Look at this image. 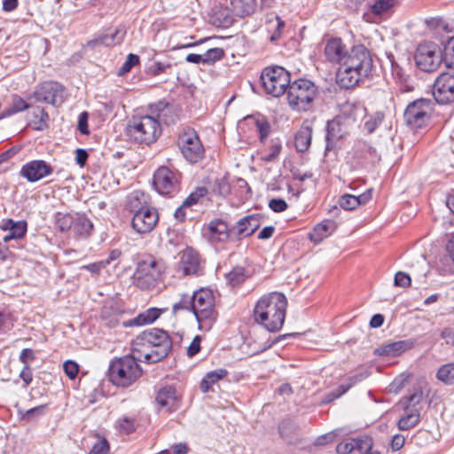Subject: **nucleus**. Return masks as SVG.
Returning a JSON list of instances; mask_svg holds the SVG:
<instances>
[{"label":"nucleus","mask_w":454,"mask_h":454,"mask_svg":"<svg viewBox=\"0 0 454 454\" xmlns=\"http://www.w3.org/2000/svg\"><path fill=\"white\" fill-rule=\"evenodd\" d=\"M373 67L370 51L363 44L353 46L336 74V82L340 88H355L367 78Z\"/></svg>","instance_id":"obj_1"},{"label":"nucleus","mask_w":454,"mask_h":454,"mask_svg":"<svg viewBox=\"0 0 454 454\" xmlns=\"http://www.w3.org/2000/svg\"><path fill=\"white\" fill-rule=\"evenodd\" d=\"M287 303L285 294L279 292L262 295L254 308V321L269 332H278L285 322Z\"/></svg>","instance_id":"obj_2"},{"label":"nucleus","mask_w":454,"mask_h":454,"mask_svg":"<svg viewBox=\"0 0 454 454\" xmlns=\"http://www.w3.org/2000/svg\"><path fill=\"white\" fill-rule=\"evenodd\" d=\"M192 311L201 330H209L216 320L217 312L215 309V296L211 290L201 288L189 294H183L180 301L173 305V311Z\"/></svg>","instance_id":"obj_3"},{"label":"nucleus","mask_w":454,"mask_h":454,"mask_svg":"<svg viewBox=\"0 0 454 454\" xmlns=\"http://www.w3.org/2000/svg\"><path fill=\"white\" fill-rule=\"evenodd\" d=\"M143 371L136 357L126 355L111 361L108 369L110 381L117 386L127 387L137 381L142 375Z\"/></svg>","instance_id":"obj_4"},{"label":"nucleus","mask_w":454,"mask_h":454,"mask_svg":"<svg viewBox=\"0 0 454 454\" xmlns=\"http://www.w3.org/2000/svg\"><path fill=\"white\" fill-rule=\"evenodd\" d=\"M126 134L132 141L149 145L158 139L161 127L155 117L134 116L127 124Z\"/></svg>","instance_id":"obj_5"},{"label":"nucleus","mask_w":454,"mask_h":454,"mask_svg":"<svg viewBox=\"0 0 454 454\" xmlns=\"http://www.w3.org/2000/svg\"><path fill=\"white\" fill-rule=\"evenodd\" d=\"M261 81L265 91L273 97L282 96L291 83L289 72L279 66L265 67Z\"/></svg>","instance_id":"obj_6"},{"label":"nucleus","mask_w":454,"mask_h":454,"mask_svg":"<svg viewBox=\"0 0 454 454\" xmlns=\"http://www.w3.org/2000/svg\"><path fill=\"white\" fill-rule=\"evenodd\" d=\"M161 271L160 262L153 257H148L137 263L133 276V283L140 289H152L157 285Z\"/></svg>","instance_id":"obj_7"},{"label":"nucleus","mask_w":454,"mask_h":454,"mask_svg":"<svg viewBox=\"0 0 454 454\" xmlns=\"http://www.w3.org/2000/svg\"><path fill=\"white\" fill-rule=\"evenodd\" d=\"M177 145L183 157L191 163L200 161L205 156V149L197 131L185 128L179 134Z\"/></svg>","instance_id":"obj_8"},{"label":"nucleus","mask_w":454,"mask_h":454,"mask_svg":"<svg viewBox=\"0 0 454 454\" xmlns=\"http://www.w3.org/2000/svg\"><path fill=\"white\" fill-rule=\"evenodd\" d=\"M290 106L299 112H306L312 107V82L299 79L290 83L287 90Z\"/></svg>","instance_id":"obj_9"},{"label":"nucleus","mask_w":454,"mask_h":454,"mask_svg":"<svg viewBox=\"0 0 454 454\" xmlns=\"http://www.w3.org/2000/svg\"><path fill=\"white\" fill-rule=\"evenodd\" d=\"M432 111V102L430 99L419 98L407 106L403 118L406 124L411 128L421 129L429 123Z\"/></svg>","instance_id":"obj_10"},{"label":"nucleus","mask_w":454,"mask_h":454,"mask_svg":"<svg viewBox=\"0 0 454 454\" xmlns=\"http://www.w3.org/2000/svg\"><path fill=\"white\" fill-rule=\"evenodd\" d=\"M181 173L176 169L161 166L153 174V186L161 195L172 196L180 189Z\"/></svg>","instance_id":"obj_11"},{"label":"nucleus","mask_w":454,"mask_h":454,"mask_svg":"<svg viewBox=\"0 0 454 454\" xmlns=\"http://www.w3.org/2000/svg\"><path fill=\"white\" fill-rule=\"evenodd\" d=\"M414 58L417 67L425 72L434 71L442 59L437 45L433 43L419 45Z\"/></svg>","instance_id":"obj_12"},{"label":"nucleus","mask_w":454,"mask_h":454,"mask_svg":"<svg viewBox=\"0 0 454 454\" xmlns=\"http://www.w3.org/2000/svg\"><path fill=\"white\" fill-rule=\"evenodd\" d=\"M32 97L36 102L59 106L65 102L67 93L61 84L55 82H45L35 90Z\"/></svg>","instance_id":"obj_13"},{"label":"nucleus","mask_w":454,"mask_h":454,"mask_svg":"<svg viewBox=\"0 0 454 454\" xmlns=\"http://www.w3.org/2000/svg\"><path fill=\"white\" fill-rule=\"evenodd\" d=\"M178 262L176 271L179 276L200 275L203 272L201 259L199 253L192 248L186 247L178 254Z\"/></svg>","instance_id":"obj_14"},{"label":"nucleus","mask_w":454,"mask_h":454,"mask_svg":"<svg viewBox=\"0 0 454 454\" xmlns=\"http://www.w3.org/2000/svg\"><path fill=\"white\" fill-rule=\"evenodd\" d=\"M433 95L439 104L454 102V73L441 74L434 83Z\"/></svg>","instance_id":"obj_15"},{"label":"nucleus","mask_w":454,"mask_h":454,"mask_svg":"<svg viewBox=\"0 0 454 454\" xmlns=\"http://www.w3.org/2000/svg\"><path fill=\"white\" fill-rule=\"evenodd\" d=\"M159 222V214L155 207H150L133 215L132 229L140 235L152 232Z\"/></svg>","instance_id":"obj_16"},{"label":"nucleus","mask_w":454,"mask_h":454,"mask_svg":"<svg viewBox=\"0 0 454 454\" xmlns=\"http://www.w3.org/2000/svg\"><path fill=\"white\" fill-rule=\"evenodd\" d=\"M366 115L367 109L363 102L348 100L340 106V114H338L345 129L361 121Z\"/></svg>","instance_id":"obj_17"},{"label":"nucleus","mask_w":454,"mask_h":454,"mask_svg":"<svg viewBox=\"0 0 454 454\" xmlns=\"http://www.w3.org/2000/svg\"><path fill=\"white\" fill-rule=\"evenodd\" d=\"M138 336L142 338L143 341L152 345L156 351L158 350V356L166 357L172 348V341L167 332L162 329H150Z\"/></svg>","instance_id":"obj_18"},{"label":"nucleus","mask_w":454,"mask_h":454,"mask_svg":"<svg viewBox=\"0 0 454 454\" xmlns=\"http://www.w3.org/2000/svg\"><path fill=\"white\" fill-rule=\"evenodd\" d=\"M155 401L160 411L172 412L180 407L182 395L175 387L165 386L157 392Z\"/></svg>","instance_id":"obj_19"},{"label":"nucleus","mask_w":454,"mask_h":454,"mask_svg":"<svg viewBox=\"0 0 454 454\" xmlns=\"http://www.w3.org/2000/svg\"><path fill=\"white\" fill-rule=\"evenodd\" d=\"M138 335L132 341L131 344V356L136 357V360L138 362H145L148 364H153L160 361L165 356H158V350L150 345L149 343L143 341Z\"/></svg>","instance_id":"obj_20"},{"label":"nucleus","mask_w":454,"mask_h":454,"mask_svg":"<svg viewBox=\"0 0 454 454\" xmlns=\"http://www.w3.org/2000/svg\"><path fill=\"white\" fill-rule=\"evenodd\" d=\"M204 235L212 244L223 243L229 239L230 229L226 222L215 218L205 226Z\"/></svg>","instance_id":"obj_21"},{"label":"nucleus","mask_w":454,"mask_h":454,"mask_svg":"<svg viewBox=\"0 0 454 454\" xmlns=\"http://www.w3.org/2000/svg\"><path fill=\"white\" fill-rule=\"evenodd\" d=\"M373 442L370 436L364 435L356 438H348L336 446L338 454H350L355 450L363 453L372 449Z\"/></svg>","instance_id":"obj_22"},{"label":"nucleus","mask_w":454,"mask_h":454,"mask_svg":"<svg viewBox=\"0 0 454 454\" xmlns=\"http://www.w3.org/2000/svg\"><path fill=\"white\" fill-rule=\"evenodd\" d=\"M52 168L44 160H31L25 164L20 174L29 182H36L51 175Z\"/></svg>","instance_id":"obj_23"},{"label":"nucleus","mask_w":454,"mask_h":454,"mask_svg":"<svg viewBox=\"0 0 454 454\" xmlns=\"http://www.w3.org/2000/svg\"><path fill=\"white\" fill-rule=\"evenodd\" d=\"M349 51H348L345 43L342 42L340 38H331L327 41L325 46V58L333 63H337L341 66V63L344 61L346 55H348Z\"/></svg>","instance_id":"obj_24"},{"label":"nucleus","mask_w":454,"mask_h":454,"mask_svg":"<svg viewBox=\"0 0 454 454\" xmlns=\"http://www.w3.org/2000/svg\"><path fill=\"white\" fill-rule=\"evenodd\" d=\"M413 346L414 341L411 340H398L380 346L375 349L374 354L387 357H395L412 348Z\"/></svg>","instance_id":"obj_25"},{"label":"nucleus","mask_w":454,"mask_h":454,"mask_svg":"<svg viewBox=\"0 0 454 454\" xmlns=\"http://www.w3.org/2000/svg\"><path fill=\"white\" fill-rule=\"evenodd\" d=\"M388 59L391 63L392 75L396 82L399 83L400 90L403 92L412 91L414 85L411 76L405 73L404 68L395 60L393 55H389Z\"/></svg>","instance_id":"obj_26"},{"label":"nucleus","mask_w":454,"mask_h":454,"mask_svg":"<svg viewBox=\"0 0 454 454\" xmlns=\"http://www.w3.org/2000/svg\"><path fill=\"white\" fill-rule=\"evenodd\" d=\"M0 229L8 231L9 233L3 237L4 242L7 243L12 239H21L27 232V223L25 221H13L12 219H5L0 224Z\"/></svg>","instance_id":"obj_27"},{"label":"nucleus","mask_w":454,"mask_h":454,"mask_svg":"<svg viewBox=\"0 0 454 454\" xmlns=\"http://www.w3.org/2000/svg\"><path fill=\"white\" fill-rule=\"evenodd\" d=\"M125 36V31L122 28L117 27L114 30L92 39L87 43L88 47L95 48L98 45L113 46L121 43Z\"/></svg>","instance_id":"obj_28"},{"label":"nucleus","mask_w":454,"mask_h":454,"mask_svg":"<svg viewBox=\"0 0 454 454\" xmlns=\"http://www.w3.org/2000/svg\"><path fill=\"white\" fill-rule=\"evenodd\" d=\"M312 139V121H305L294 137V146L298 152L309 150Z\"/></svg>","instance_id":"obj_29"},{"label":"nucleus","mask_w":454,"mask_h":454,"mask_svg":"<svg viewBox=\"0 0 454 454\" xmlns=\"http://www.w3.org/2000/svg\"><path fill=\"white\" fill-rule=\"evenodd\" d=\"M347 129L344 128V124L341 119L337 115L333 120L327 121L326 125V150L330 149V145L335 140L342 138L344 134L347 133Z\"/></svg>","instance_id":"obj_30"},{"label":"nucleus","mask_w":454,"mask_h":454,"mask_svg":"<svg viewBox=\"0 0 454 454\" xmlns=\"http://www.w3.org/2000/svg\"><path fill=\"white\" fill-rule=\"evenodd\" d=\"M261 225V215L254 214L241 218L237 223L239 235L248 237L252 235Z\"/></svg>","instance_id":"obj_31"},{"label":"nucleus","mask_w":454,"mask_h":454,"mask_svg":"<svg viewBox=\"0 0 454 454\" xmlns=\"http://www.w3.org/2000/svg\"><path fill=\"white\" fill-rule=\"evenodd\" d=\"M163 310L160 309L150 308L144 311L143 313H140L135 318L128 321H123L122 325L124 327H130L134 325H144L151 324L154 322L157 318H159Z\"/></svg>","instance_id":"obj_32"},{"label":"nucleus","mask_w":454,"mask_h":454,"mask_svg":"<svg viewBox=\"0 0 454 454\" xmlns=\"http://www.w3.org/2000/svg\"><path fill=\"white\" fill-rule=\"evenodd\" d=\"M150 207L145 194L140 191L132 192L126 200V208L133 215Z\"/></svg>","instance_id":"obj_33"},{"label":"nucleus","mask_w":454,"mask_h":454,"mask_svg":"<svg viewBox=\"0 0 454 454\" xmlns=\"http://www.w3.org/2000/svg\"><path fill=\"white\" fill-rule=\"evenodd\" d=\"M256 6V0H231L232 12L240 18L253 14Z\"/></svg>","instance_id":"obj_34"},{"label":"nucleus","mask_w":454,"mask_h":454,"mask_svg":"<svg viewBox=\"0 0 454 454\" xmlns=\"http://www.w3.org/2000/svg\"><path fill=\"white\" fill-rule=\"evenodd\" d=\"M362 377L360 375H354L348 378V384H340L336 389L328 393L325 397L321 401V404H328L335 399L344 395L349 388H351L357 382L361 381Z\"/></svg>","instance_id":"obj_35"},{"label":"nucleus","mask_w":454,"mask_h":454,"mask_svg":"<svg viewBox=\"0 0 454 454\" xmlns=\"http://www.w3.org/2000/svg\"><path fill=\"white\" fill-rule=\"evenodd\" d=\"M404 412V415L399 419L396 424L398 429L401 431L411 429L418 426L420 421L419 409L409 410Z\"/></svg>","instance_id":"obj_36"},{"label":"nucleus","mask_w":454,"mask_h":454,"mask_svg":"<svg viewBox=\"0 0 454 454\" xmlns=\"http://www.w3.org/2000/svg\"><path fill=\"white\" fill-rule=\"evenodd\" d=\"M228 372L226 369L219 368L211 372H208L200 382V390L203 393H207L211 390L213 385L217 383L220 380L226 377Z\"/></svg>","instance_id":"obj_37"},{"label":"nucleus","mask_w":454,"mask_h":454,"mask_svg":"<svg viewBox=\"0 0 454 454\" xmlns=\"http://www.w3.org/2000/svg\"><path fill=\"white\" fill-rule=\"evenodd\" d=\"M336 229V223L333 220L325 219L314 226V245L329 237Z\"/></svg>","instance_id":"obj_38"},{"label":"nucleus","mask_w":454,"mask_h":454,"mask_svg":"<svg viewBox=\"0 0 454 454\" xmlns=\"http://www.w3.org/2000/svg\"><path fill=\"white\" fill-rule=\"evenodd\" d=\"M282 149L279 139H272L269 148H265L261 153V160L265 162H272L277 160Z\"/></svg>","instance_id":"obj_39"},{"label":"nucleus","mask_w":454,"mask_h":454,"mask_svg":"<svg viewBox=\"0 0 454 454\" xmlns=\"http://www.w3.org/2000/svg\"><path fill=\"white\" fill-rule=\"evenodd\" d=\"M422 398V388L419 386L415 387L412 389V391L409 394V395L403 398V402L404 403V411L418 409L417 405H419L421 403Z\"/></svg>","instance_id":"obj_40"},{"label":"nucleus","mask_w":454,"mask_h":454,"mask_svg":"<svg viewBox=\"0 0 454 454\" xmlns=\"http://www.w3.org/2000/svg\"><path fill=\"white\" fill-rule=\"evenodd\" d=\"M29 107V105L26 103L20 97L15 95L12 97V105L10 107L5 109L0 114V119L9 117L17 113L22 112Z\"/></svg>","instance_id":"obj_41"},{"label":"nucleus","mask_w":454,"mask_h":454,"mask_svg":"<svg viewBox=\"0 0 454 454\" xmlns=\"http://www.w3.org/2000/svg\"><path fill=\"white\" fill-rule=\"evenodd\" d=\"M31 125L36 130H43L48 126L49 115L42 107H36L33 111Z\"/></svg>","instance_id":"obj_42"},{"label":"nucleus","mask_w":454,"mask_h":454,"mask_svg":"<svg viewBox=\"0 0 454 454\" xmlns=\"http://www.w3.org/2000/svg\"><path fill=\"white\" fill-rule=\"evenodd\" d=\"M384 118L385 114L380 111H377L368 115L364 123V131H365L366 134L373 133L376 129L382 123Z\"/></svg>","instance_id":"obj_43"},{"label":"nucleus","mask_w":454,"mask_h":454,"mask_svg":"<svg viewBox=\"0 0 454 454\" xmlns=\"http://www.w3.org/2000/svg\"><path fill=\"white\" fill-rule=\"evenodd\" d=\"M397 0H374L370 4V11L375 16L387 13L396 4Z\"/></svg>","instance_id":"obj_44"},{"label":"nucleus","mask_w":454,"mask_h":454,"mask_svg":"<svg viewBox=\"0 0 454 454\" xmlns=\"http://www.w3.org/2000/svg\"><path fill=\"white\" fill-rule=\"evenodd\" d=\"M250 120L254 125L256 132L259 134L261 142H263L270 133V122L263 116L252 117Z\"/></svg>","instance_id":"obj_45"},{"label":"nucleus","mask_w":454,"mask_h":454,"mask_svg":"<svg viewBox=\"0 0 454 454\" xmlns=\"http://www.w3.org/2000/svg\"><path fill=\"white\" fill-rule=\"evenodd\" d=\"M93 225L84 215H76L74 219L73 230L79 235L88 234Z\"/></svg>","instance_id":"obj_46"},{"label":"nucleus","mask_w":454,"mask_h":454,"mask_svg":"<svg viewBox=\"0 0 454 454\" xmlns=\"http://www.w3.org/2000/svg\"><path fill=\"white\" fill-rule=\"evenodd\" d=\"M436 378L446 385L454 384V364L442 365L436 372Z\"/></svg>","instance_id":"obj_47"},{"label":"nucleus","mask_w":454,"mask_h":454,"mask_svg":"<svg viewBox=\"0 0 454 454\" xmlns=\"http://www.w3.org/2000/svg\"><path fill=\"white\" fill-rule=\"evenodd\" d=\"M247 278V272L243 267H234L227 275L226 279L231 286L240 285Z\"/></svg>","instance_id":"obj_48"},{"label":"nucleus","mask_w":454,"mask_h":454,"mask_svg":"<svg viewBox=\"0 0 454 454\" xmlns=\"http://www.w3.org/2000/svg\"><path fill=\"white\" fill-rule=\"evenodd\" d=\"M284 27L285 23L278 16H275L268 20V30L270 32L273 30L270 35L271 41H277L280 37Z\"/></svg>","instance_id":"obj_49"},{"label":"nucleus","mask_w":454,"mask_h":454,"mask_svg":"<svg viewBox=\"0 0 454 454\" xmlns=\"http://www.w3.org/2000/svg\"><path fill=\"white\" fill-rule=\"evenodd\" d=\"M442 57L448 67H454V36L445 43Z\"/></svg>","instance_id":"obj_50"},{"label":"nucleus","mask_w":454,"mask_h":454,"mask_svg":"<svg viewBox=\"0 0 454 454\" xmlns=\"http://www.w3.org/2000/svg\"><path fill=\"white\" fill-rule=\"evenodd\" d=\"M224 51L222 48H212L203 53L204 64L212 65L223 57Z\"/></svg>","instance_id":"obj_51"},{"label":"nucleus","mask_w":454,"mask_h":454,"mask_svg":"<svg viewBox=\"0 0 454 454\" xmlns=\"http://www.w3.org/2000/svg\"><path fill=\"white\" fill-rule=\"evenodd\" d=\"M213 191L221 195L226 196L231 192V185L225 176L216 178L214 182Z\"/></svg>","instance_id":"obj_52"},{"label":"nucleus","mask_w":454,"mask_h":454,"mask_svg":"<svg viewBox=\"0 0 454 454\" xmlns=\"http://www.w3.org/2000/svg\"><path fill=\"white\" fill-rule=\"evenodd\" d=\"M339 205L345 210H354L358 207V200L355 195L344 194L339 199Z\"/></svg>","instance_id":"obj_53"},{"label":"nucleus","mask_w":454,"mask_h":454,"mask_svg":"<svg viewBox=\"0 0 454 454\" xmlns=\"http://www.w3.org/2000/svg\"><path fill=\"white\" fill-rule=\"evenodd\" d=\"M109 444L106 438L98 436L89 454H108Z\"/></svg>","instance_id":"obj_54"},{"label":"nucleus","mask_w":454,"mask_h":454,"mask_svg":"<svg viewBox=\"0 0 454 454\" xmlns=\"http://www.w3.org/2000/svg\"><path fill=\"white\" fill-rule=\"evenodd\" d=\"M138 63H139V57L137 55L129 53L127 56V59L124 61V63L120 67V69L118 71V74H120V75L125 74L126 73L129 72L130 69L133 67H135L136 65H137Z\"/></svg>","instance_id":"obj_55"},{"label":"nucleus","mask_w":454,"mask_h":454,"mask_svg":"<svg viewBox=\"0 0 454 454\" xmlns=\"http://www.w3.org/2000/svg\"><path fill=\"white\" fill-rule=\"evenodd\" d=\"M74 216L67 214L62 215L57 219V225L61 231H67L73 228Z\"/></svg>","instance_id":"obj_56"},{"label":"nucleus","mask_w":454,"mask_h":454,"mask_svg":"<svg viewBox=\"0 0 454 454\" xmlns=\"http://www.w3.org/2000/svg\"><path fill=\"white\" fill-rule=\"evenodd\" d=\"M394 284L400 287H409L411 284V278L409 274L403 271H398L395 275Z\"/></svg>","instance_id":"obj_57"},{"label":"nucleus","mask_w":454,"mask_h":454,"mask_svg":"<svg viewBox=\"0 0 454 454\" xmlns=\"http://www.w3.org/2000/svg\"><path fill=\"white\" fill-rule=\"evenodd\" d=\"M63 369L67 377L74 380L79 372V365L74 361L68 360L64 363Z\"/></svg>","instance_id":"obj_58"},{"label":"nucleus","mask_w":454,"mask_h":454,"mask_svg":"<svg viewBox=\"0 0 454 454\" xmlns=\"http://www.w3.org/2000/svg\"><path fill=\"white\" fill-rule=\"evenodd\" d=\"M171 68V64L169 63H161V62H153L149 67V72L152 75L156 76L162 73H167L168 69Z\"/></svg>","instance_id":"obj_59"},{"label":"nucleus","mask_w":454,"mask_h":454,"mask_svg":"<svg viewBox=\"0 0 454 454\" xmlns=\"http://www.w3.org/2000/svg\"><path fill=\"white\" fill-rule=\"evenodd\" d=\"M427 27L436 31L447 30V24L442 18H431L426 20Z\"/></svg>","instance_id":"obj_60"},{"label":"nucleus","mask_w":454,"mask_h":454,"mask_svg":"<svg viewBox=\"0 0 454 454\" xmlns=\"http://www.w3.org/2000/svg\"><path fill=\"white\" fill-rule=\"evenodd\" d=\"M269 207L276 213H280L287 208V203L283 199H271L269 201Z\"/></svg>","instance_id":"obj_61"},{"label":"nucleus","mask_w":454,"mask_h":454,"mask_svg":"<svg viewBox=\"0 0 454 454\" xmlns=\"http://www.w3.org/2000/svg\"><path fill=\"white\" fill-rule=\"evenodd\" d=\"M19 359L24 365H29L35 359V351L31 348H24L20 352Z\"/></svg>","instance_id":"obj_62"},{"label":"nucleus","mask_w":454,"mask_h":454,"mask_svg":"<svg viewBox=\"0 0 454 454\" xmlns=\"http://www.w3.org/2000/svg\"><path fill=\"white\" fill-rule=\"evenodd\" d=\"M119 427L126 434H130L136 429L134 419L123 418L119 420Z\"/></svg>","instance_id":"obj_63"},{"label":"nucleus","mask_w":454,"mask_h":454,"mask_svg":"<svg viewBox=\"0 0 454 454\" xmlns=\"http://www.w3.org/2000/svg\"><path fill=\"white\" fill-rule=\"evenodd\" d=\"M45 409V405H39L34 408H31L25 411V413L22 415V419L24 420L29 421L35 416H40L43 413Z\"/></svg>","instance_id":"obj_64"}]
</instances>
